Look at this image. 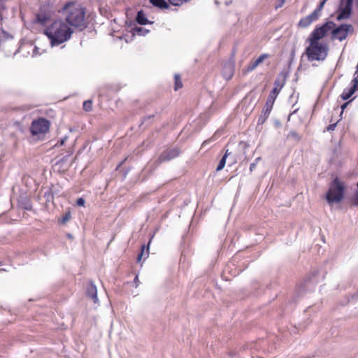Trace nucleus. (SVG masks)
I'll list each match as a JSON object with an SVG mask.
<instances>
[{
	"instance_id": "obj_25",
	"label": "nucleus",
	"mask_w": 358,
	"mask_h": 358,
	"mask_svg": "<svg viewBox=\"0 0 358 358\" xmlns=\"http://www.w3.org/2000/svg\"><path fill=\"white\" fill-rule=\"evenodd\" d=\"M145 245H143L141 246V253L138 255V257H137V261L138 262H141L143 256L144 255V252H145Z\"/></svg>"
},
{
	"instance_id": "obj_38",
	"label": "nucleus",
	"mask_w": 358,
	"mask_h": 358,
	"mask_svg": "<svg viewBox=\"0 0 358 358\" xmlns=\"http://www.w3.org/2000/svg\"><path fill=\"white\" fill-rule=\"evenodd\" d=\"M215 3L216 4H218V3H219V2H218V1H217V0H215Z\"/></svg>"
},
{
	"instance_id": "obj_23",
	"label": "nucleus",
	"mask_w": 358,
	"mask_h": 358,
	"mask_svg": "<svg viewBox=\"0 0 358 358\" xmlns=\"http://www.w3.org/2000/svg\"><path fill=\"white\" fill-rule=\"evenodd\" d=\"M71 218V213L69 212L66 213L62 218L60 222L62 224H65L66 222H68Z\"/></svg>"
},
{
	"instance_id": "obj_26",
	"label": "nucleus",
	"mask_w": 358,
	"mask_h": 358,
	"mask_svg": "<svg viewBox=\"0 0 358 358\" xmlns=\"http://www.w3.org/2000/svg\"><path fill=\"white\" fill-rule=\"evenodd\" d=\"M352 85L358 89V73L357 71L355 73V77L352 80Z\"/></svg>"
},
{
	"instance_id": "obj_31",
	"label": "nucleus",
	"mask_w": 358,
	"mask_h": 358,
	"mask_svg": "<svg viewBox=\"0 0 358 358\" xmlns=\"http://www.w3.org/2000/svg\"><path fill=\"white\" fill-rule=\"evenodd\" d=\"M257 164L255 163V162H253V163H252L250 164V173L252 172L255 169Z\"/></svg>"
},
{
	"instance_id": "obj_6",
	"label": "nucleus",
	"mask_w": 358,
	"mask_h": 358,
	"mask_svg": "<svg viewBox=\"0 0 358 358\" xmlns=\"http://www.w3.org/2000/svg\"><path fill=\"white\" fill-rule=\"evenodd\" d=\"M57 0H49L47 5L41 6L40 11L36 14L34 22L43 26L51 21L52 14L56 10L55 3Z\"/></svg>"
},
{
	"instance_id": "obj_27",
	"label": "nucleus",
	"mask_w": 358,
	"mask_h": 358,
	"mask_svg": "<svg viewBox=\"0 0 358 358\" xmlns=\"http://www.w3.org/2000/svg\"><path fill=\"white\" fill-rule=\"evenodd\" d=\"M285 3V0H277V4L275 5V9L281 8Z\"/></svg>"
},
{
	"instance_id": "obj_32",
	"label": "nucleus",
	"mask_w": 358,
	"mask_h": 358,
	"mask_svg": "<svg viewBox=\"0 0 358 358\" xmlns=\"http://www.w3.org/2000/svg\"><path fill=\"white\" fill-rule=\"evenodd\" d=\"M139 280L138 276L136 275L134 278V283L136 284V287L138 285Z\"/></svg>"
},
{
	"instance_id": "obj_14",
	"label": "nucleus",
	"mask_w": 358,
	"mask_h": 358,
	"mask_svg": "<svg viewBox=\"0 0 358 358\" xmlns=\"http://www.w3.org/2000/svg\"><path fill=\"white\" fill-rule=\"evenodd\" d=\"M87 296L94 301L95 303H98L99 299L97 297V289L95 285L90 282L87 288Z\"/></svg>"
},
{
	"instance_id": "obj_17",
	"label": "nucleus",
	"mask_w": 358,
	"mask_h": 358,
	"mask_svg": "<svg viewBox=\"0 0 358 358\" xmlns=\"http://www.w3.org/2000/svg\"><path fill=\"white\" fill-rule=\"evenodd\" d=\"M150 2L155 7L164 9L169 7L165 0H150Z\"/></svg>"
},
{
	"instance_id": "obj_7",
	"label": "nucleus",
	"mask_w": 358,
	"mask_h": 358,
	"mask_svg": "<svg viewBox=\"0 0 358 358\" xmlns=\"http://www.w3.org/2000/svg\"><path fill=\"white\" fill-rule=\"evenodd\" d=\"M334 26L335 24L333 22L329 21L322 26L315 28V29L310 35L308 38L309 42L313 43H320L318 41L324 38L326 34L334 28Z\"/></svg>"
},
{
	"instance_id": "obj_30",
	"label": "nucleus",
	"mask_w": 358,
	"mask_h": 358,
	"mask_svg": "<svg viewBox=\"0 0 358 358\" xmlns=\"http://www.w3.org/2000/svg\"><path fill=\"white\" fill-rule=\"evenodd\" d=\"M353 203L355 206H358V192L355 194V196L353 199Z\"/></svg>"
},
{
	"instance_id": "obj_20",
	"label": "nucleus",
	"mask_w": 358,
	"mask_h": 358,
	"mask_svg": "<svg viewBox=\"0 0 358 358\" xmlns=\"http://www.w3.org/2000/svg\"><path fill=\"white\" fill-rule=\"evenodd\" d=\"M83 109L85 111H90L92 109V101L91 100L85 101L83 103Z\"/></svg>"
},
{
	"instance_id": "obj_34",
	"label": "nucleus",
	"mask_w": 358,
	"mask_h": 358,
	"mask_svg": "<svg viewBox=\"0 0 358 358\" xmlns=\"http://www.w3.org/2000/svg\"><path fill=\"white\" fill-rule=\"evenodd\" d=\"M66 140V138H64L60 141V145H64L65 141Z\"/></svg>"
},
{
	"instance_id": "obj_4",
	"label": "nucleus",
	"mask_w": 358,
	"mask_h": 358,
	"mask_svg": "<svg viewBox=\"0 0 358 358\" xmlns=\"http://www.w3.org/2000/svg\"><path fill=\"white\" fill-rule=\"evenodd\" d=\"M305 54L308 61H323L327 56L328 48L324 43H310V45L306 48Z\"/></svg>"
},
{
	"instance_id": "obj_12",
	"label": "nucleus",
	"mask_w": 358,
	"mask_h": 358,
	"mask_svg": "<svg viewBox=\"0 0 358 358\" xmlns=\"http://www.w3.org/2000/svg\"><path fill=\"white\" fill-rule=\"evenodd\" d=\"M320 15V14H318L317 12L314 10L311 14L301 19V20L299 22V26L306 28L308 27L313 22L317 20L319 18Z\"/></svg>"
},
{
	"instance_id": "obj_22",
	"label": "nucleus",
	"mask_w": 358,
	"mask_h": 358,
	"mask_svg": "<svg viewBox=\"0 0 358 358\" xmlns=\"http://www.w3.org/2000/svg\"><path fill=\"white\" fill-rule=\"evenodd\" d=\"M327 1V0H322L320 3L318 5L317 8L315 10V12H317L318 14L320 15V12L322 10L324 4L326 3Z\"/></svg>"
},
{
	"instance_id": "obj_18",
	"label": "nucleus",
	"mask_w": 358,
	"mask_h": 358,
	"mask_svg": "<svg viewBox=\"0 0 358 358\" xmlns=\"http://www.w3.org/2000/svg\"><path fill=\"white\" fill-rule=\"evenodd\" d=\"M231 153L229 152V150H227L224 155L222 157V159L220 160V162L218 164V166H217L216 171H221L226 164V159L227 157L230 155Z\"/></svg>"
},
{
	"instance_id": "obj_16",
	"label": "nucleus",
	"mask_w": 358,
	"mask_h": 358,
	"mask_svg": "<svg viewBox=\"0 0 358 358\" xmlns=\"http://www.w3.org/2000/svg\"><path fill=\"white\" fill-rule=\"evenodd\" d=\"M136 20L141 25H145L149 23V20L147 19L146 15L143 10H140L137 13Z\"/></svg>"
},
{
	"instance_id": "obj_2",
	"label": "nucleus",
	"mask_w": 358,
	"mask_h": 358,
	"mask_svg": "<svg viewBox=\"0 0 358 358\" xmlns=\"http://www.w3.org/2000/svg\"><path fill=\"white\" fill-rule=\"evenodd\" d=\"M44 33L50 39L51 45L55 46L70 39L73 31L65 22L56 20L45 29Z\"/></svg>"
},
{
	"instance_id": "obj_3",
	"label": "nucleus",
	"mask_w": 358,
	"mask_h": 358,
	"mask_svg": "<svg viewBox=\"0 0 358 358\" xmlns=\"http://www.w3.org/2000/svg\"><path fill=\"white\" fill-rule=\"evenodd\" d=\"M285 84V80H280L279 78H277L274 82V88L270 92L264 109L258 119V124H263L267 118L268 117L270 113L273 108V103L280 93V90L283 87Z\"/></svg>"
},
{
	"instance_id": "obj_36",
	"label": "nucleus",
	"mask_w": 358,
	"mask_h": 358,
	"mask_svg": "<svg viewBox=\"0 0 358 358\" xmlns=\"http://www.w3.org/2000/svg\"><path fill=\"white\" fill-rule=\"evenodd\" d=\"M261 159H261V157H257V158L255 159V162L257 164V163H258V162H259Z\"/></svg>"
},
{
	"instance_id": "obj_24",
	"label": "nucleus",
	"mask_w": 358,
	"mask_h": 358,
	"mask_svg": "<svg viewBox=\"0 0 358 358\" xmlns=\"http://www.w3.org/2000/svg\"><path fill=\"white\" fill-rule=\"evenodd\" d=\"M135 31L137 33V34L138 35H145V32H148L147 30H145L142 27H136L135 28Z\"/></svg>"
},
{
	"instance_id": "obj_9",
	"label": "nucleus",
	"mask_w": 358,
	"mask_h": 358,
	"mask_svg": "<svg viewBox=\"0 0 358 358\" xmlns=\"http://www.w3.org/2000/svg\"><path fill=\"white\" fill-rule=\"evenodd\" d=\"M354 29L351 24H342L336 28L332 29L331 38L338 39L340 41L345 40L349 33H352Z\"/></svg>"
},
{
	"instance_id": "obj_33",
	"label": "nucleus",
	"mask_w": 358,
	"mask_h": 358,
	"mask_svg": "<svg viewBox=\"0 0 358 358\" xmlns=\"http://www.w3.org/2000/svg\"><path fill=\"white\" fill-rule=\"evenodd\" d=\"M211 141V138L210 139H208V140H206L205 141H203V143H202V147H204L206 144H208L209 142Z\"/></svg>"
},
{
	"instance_id": "obj_13",
	"label": "nucleus",
	"mask_w": 358,
	"mask_h": 358,
	"mask_svg": "<svg viewBox=\"0 0 358 358\" xmlns=\"http://www.w3.org/2000/svg\"><path fill=\"white\" fill-rule=\"evenodd\" d=\"M270 57V55L266 53L262 54L256 60L252 62L247 67V70L248 71H252L255 70L261 63L264 62V59Z\"/></svg>"
},
{
	"instance_id": "obj_10",
	"label": "nucleus",
	"mask_w": 358,
	"mask_h": 358,
	"mask_svg": "<svg viewBox=\"0 0 358 358\" xmlns=\"http://www.w3.org/2000/svg\"><path fill=\"white\" fill-rule=\"evenodd\" d=\"M352 0H341L337 20H342L348 19L352 13Z\"/></svg>"
},
{
	"instance_id": "obj_15",
	"label": "nucleus",
	"mask_w": 358,
	"mask_h": 358,
	"mask_svg": "<svg viewBox=\"0 0 358 358\" xmlns=\"http://www.w3.org/2000/svg\"><path fill=\"white\" fill-rule=\"evenodd\" d=\"M358 90L355 86L352 85L349 89H345L341 94V98L343 100L350 99Z\"/></svg>"
},
{
	"instance_id": "obj_39",
	"label": "nucleus",
	"mask_w": 358,
	"mask_h": 358,
	"mask_svg": "<svg viewBox=\"0 0 358 358\" xmlns=\"http://www.w3.org/2000/svg\"><path fill=\"white\" fill-rule=\"evenodd\" d=\"M357 187H358V182H357Z\"/></svg>"
},
{
	"instance_id": "obj_28",
	"label": "nucleus",
	"mask_w": 358,
	"mask_h": 358,
	"mask_svg": "<svg viewBox=\"0 0 358 358\" xmlns=\"http://www.w3.org/2000/svg\"><path fill=\"white\" fill-rule=\"evenodd\" d=\"M85 203V201L83 198H79L76 201V204L79 206H83Z\"/></svg>"
},
{
	"instance_id": "obj_11",
	"label": "nucleus",
	"mask_w": 358,
	"mask_h": 358,
	"mask_svg": "<svg viewBox=\"0 0 358 358\" xmlns=\"http://www.w3.org/2000/svg\"><path fill=\"white\" fill-rule=\"evenodd\" d=\"M180 153V151L178 148L167 149L162 152L157 159V162L158 163H163L164 162L170 161L178 157Z\"/></svg>"
},
{
	"instance_id": "obj_8",
	"label": "nucleus",
	"mask_w": 358,
	"mask_h": 358,
	"mask_svg": "<svg viewBox=\"0 0 358 358\" xmlns=\"http://www.w3.org/2000/svg\"><path fill=\"white\" fill-rule=\"evenodd\" d=\"M50 124L49 120L43 117L34 120L30 127L31 133L33 136L45 134L49 131Z\"/></svg>"
},
{
	"instance_id": "obj_21",
	"label": "nucleus",
	"mask_w": 358,
	"mask_h": 358,
	"mask_svg": "<svg viewBox=\"0 0 358 358\" xmlns=\"http://www.w3.org/2000/svg\"><path fill=\"white\" fill-rule=\"evenodd\" d=\"M288 138H292L296 141H299L301 140V136L299 134L295 131H291L287 136Z\"/></svg>"
},
{
	"instance_id": "obj_5",
	"label": "nucleus",
	"mask_w": 358,
	"mask_h": 358,
	"mask_svg": "<svg viewBox=\"0 0 358 358\" xmlns=\"http://www.w3.org/2000/svg\"><path fill=\"white\" fill-rule=\"evenodd\" d=\"M344 194V185L336 178L331 182L327 193L326 199L328 203H339L342 201Z\"/></svg>"
},
{
	"instance_id": "obj_29",
	"label": "nucleus",
	"mask_w": 358,
	"mask_h": 358,
	"mask_svg": "<svg viewBox=\"0 0 358 358\" xmlns=\"http://www.w3.org/2000/svg\"><path fill=\"white\" fill-rule=\"evenodd\" d=\"M336 127V123L331 124L327 127V130L329 131H334Z\"/></svg>"
},
{
	"instance_id": "obj_19",
	"label": "nucleus",
	"mask_w": 358,
	"mask_h": 358,
	"mask_svg": "<svg viewBox=\"0 0 358 358\" xmlns=\"http://www.w3.org/2000/svg\"><path fill=\"white\" fill-rule=\"evenodd\" d=\"M174 79H175L174 90L176 91H177L178 90H179L180 88H181L182 87V84L181 78L178 74H175Z\"/></svg>"
},
{
	"instance_id": "obj_37",
	"label": "nucleus",
	"mask_w": 358,
	"mask_h": 358,
	"mask_svg": "<svg viewBox=\"0 0 358 358\" xmlns=\"http://www.w3.org/2000/svg\"><path fill=\"white\" fill-rule=\"evenodd\" d=\"M151 243V240L149 241V243H148V245H150V243ZM148 248H149V245H148V249H147V257L148 256Z\"/></svg>"
},
{
	"instance_id": "obj_1",
	"label": "nucleus",
	"mask_w": 358,
	"mask_h": 358,
	"mask_svg": "<svg viewBox=\"0 0 358 358\" xmlns=\"http://www.w3.org/2000/svg\"><path fill=\"white\" fill-rule=\"evenodd\" d=\"M62 13L69 25L80 30L86 28L85 8L80 3L75 1L66 3L62 8Z\"/></svg>"
},
{
	"instance_id": "obj_35",
	"label": "nucleus",
	"mask_w": 358,
	"mask_h": 358,
	"mask_svg": "<svg viewBox=\"0 0 358 358\" xmlns=\"http://www.w3.org/2000/svg\"><path fill=\"white\" fill-rule=\"evenodd\" d=\"M348 102L343 103L341 106L342 109L344 110V108L348 106Z\"/></svg>"
}]
</instances>
